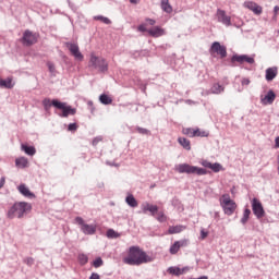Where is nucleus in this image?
<instances>
[{"label":"nucleus","instance_id":"nucleus-5","mask_svg":"<svg viewBox=\"0 0 279 279\" xmlns=\"http://www.w3.org/2000/svg\"><path fill=\"white\" fill-rule=\"evenodd\" d=\"M136 32L140 34H147V36H150V38H160L162 36H167V29H165L162 26H151L150 28H147V23H141L136 26Z\"/></svg>","mask_w":279,"mask_h":279},{"label":"nucleus","instance_id":"nucleus-9","mask_svg":"<svg viewBox=\"0 0 279 279\" xmlns=\"http://www.w3.org/2000/svg\"><path fill=\"white\" fill-rule=\"evenodd\" d=\"M74 223L76 226H81V232H83L85 235L93 236V234L97 233V225L86 223V220H84L82 216H76L74 218Z\"/></svg>","mask_w":279,"mask_h":279},{"label":"nucleus","instance_id":"nucleus-25","mask_svg":"<svg viewBox=\"0 0 279 279\" xmlns=\"http://www.w3.org/2000/svg\"><path fill=\"white\" fill-rule=\"evenodd\" d=\"M98 101H100V104L102 106H110V105H112L113 99L111 98V96L109 94L102 93L99 95Z\"/></svg>","mask_w":279,"mask_h":279},{"label":"nucleus","instance_id":"nucleus-6","mask_svg":"<svg viewBox=\"0 0 279 279\" xmlns=\"http://www.w3.org/2000/svg\"><path fill=\"white\" fill-rule=\"evenodd\" d=\"M88 68L95 69L98 73L106 74L108 73L109 64L106 58L97 57L95 52H92L88 61Z\"/></svg>","mask_w":279,"mask_h":279},{"label":"nucleus","instance_id":"nucleus-12","mask_svg":"<svg viewBox=\"0 0 279 279\" xmlns=\"http://www.w3.org/2000/svg\"><path fill=\"white\" fill-rule=\"evenodd\" d=\"M252 213L256 217V219H263L267 213L265 211V207L263 206V202L258 199V197H253L251 199Z\"/></svg>","mask_w":279,"mask_h":279},{"label":"nucleus","instance_id":"nucleus-24","mask_svg":"<svg viewBox=\"0 0 279 279\" xmlns=\"http://www.w3.org/2000/svg\"><path fill=\"white\" fill-rule=\"evenodd\" d=\"M184 230H186V226L184 225L170 226L167 234H180V232H184Z\"/></svg>","mask_w":279,"mask_h":279},{"label":"nucleus","instance_id":"nucleus-42","mask_svg":"<svg viewBox=\"0 0 279 279\" xmlns=\"http://www.w3.org/2000/svg\"><path fill=\"white\" fill-rule=\"evenodd\" d=\"M78 128H80V125H77V122H71L68 124V132L75 134V132H77Z\"/></svg>","mask_w":279,"mask_h":279},{"label":"nucleus","instance_id":"nucleus-7","mask_svg":"<svg viewBox=\"0 0 279 279\" xmlns=\"http://www.w3.org/2000/svg\"><path fill=\"white\" fill-rule=\"evenodd\" d=\"M254 58H256V54L250 56V54H239L234 52L230 61L227 63V66H236V62L238 64H243L245 62L246 64H254V62H256Z\"/></svg>","mask_w":279,"mask_h":279},{"label":"nucleus","instance_id":"nucleus-64","mask_svg":"<svg viewBox=\"0 0 279 279\" xmlns=\"http://www.w3.org/2000/svg\"><path fill=\"white\" fill-rule=\"evenodd\" d=\"M150 189H156V183L151 184Z\"/></svg>","mask_w":279,"mask_h":279},{"label":"nucleus","instance_id":"nucleus-57","mask_svg":"<svg viewBox=\"0 0 279 279\" xmlns=\"http://www.w3.org/2000/svg\"><path fill=\"white\" fill-rule=\"evenodd\" d=\"M106 165H107L108 167H119V163H117V162H114V161H110V160H107V161H106Z\"/></svg>","mask_w":279,"mask_h":279},{"label":"nucleus","instance_id":"nucleus-32","mask_svg":"<svg viewBox=\"0 0 279 279\" xmlns=\"http://www.w3.org/2000/svg\"><path fill=\"white\" fill-rule=\"evenodd\" d=\"M169 47V45L167 44H163V45H160V46H157L155 48V53L156 56H158V58H162V56H165V53H167V48Z\"/></svg>","mask_w":279,"mask_h":279},{"label":"nucleus","instance_id":"nucleus-1","mask_svg":"<svg viewBox=\"0 0 279 279\" xmlns=\"http://www.w3.org/2000/svg\"><path fill=\"white\" fill-rule=\"evenodd\" d=\"M41 106L47 114H51V108H56V110H61V112L54 111V114H58L61 119H68V117H73L77 114V109L69 102H64L59 98H49L46 97L41 100Z\"/></svg>","mask_w":279,"mask_h":279},{"label":"nucleus","instance_id":"nucleus-29","mask_svg":"<svg viewBox=\"0 0 279 279\" xmlns=\"http://www.w3.org/2000/svg\"><path fill=\"white\" fill-rule=\"evenodd\" d=\"M193 136L199 137V138H208V136H210V132L202 131V129L195 128V131L193 132Z\"/></svg>","mask_w":279,"mask_h":279},{"label":"nucleus","instance_id":"nucleus-11","mask_svg":"<svg viewBox=\"0 0 279 279\" xmlns=\"http://www.w3.org/2000/svg\"><path fill=\"white\" fill-rule=\"evenodd\" d=\"M210 56H219L220 60L228 58V47L222 45L220 41H214L209 48Z\"/></svg>","mask_w":279,"mask_h":279},{"label":"nucleus","instance_id":"nucleus-21","mask_svg":"<svg viewBox=\"0 0 279 279\" xmlns=\"http://www.w3.org/2000/svg\"><path fill=\"white\" fill-rule=\"evenodd\" d=\"M15 167L17 169H27L29 168V159L27 157H17L15 158Z\"/></svg>","mask_w":279,"mask_h":279},{"label":"nucleus","instance_id":"nucleus-37","mask_svg":"<svg viewBox=\"0 0 279 279\" xmlns=\"http://www.w3.org/2000/svg\"><path fill=\"white\" fill-rule=\"evenodd\" d=\"M179 252H180V246H179L178 242L174 241V242L170 245L169 253H170L172 256H175V254H178Z\"/></svg>","mask_w":279,"mask_h":279},{"label":"nucleus","instance_id":"nucleus-28","mask_svg":"<svg viewBox=\"0 0 279 279\" xmlns=\"http://www.w3.org/2000/svg\"><path fill=\"white\" fill-rule=\"evenodd\" d=\"M226 90V87L219 83H214L213 86L210 87V93L213 95H221Z\"/></svg>","mask_w":279,"mask_h":279},{"label":"nucleus","instance_id":"nucleus-46","mask_svg":"<svg viewBox=\"0 0 279 279\" xmlns=\"http://www.w3.org/2000/svg\"><path fill=\"white\" fill-rule=\"evenodd\" d=\"M175 242L179 245V248L180 247H189L190 240L189 239H182V240H178Z\"/></svg>","mask_w":279,"mask_h":279},{"label":"nucleus","instance_id":"nucleus-45","mask_svg":"<svg viewBox=\"0 0 279 279\" xmlns=\"http://www.w3.org/2000/svg\"><path fill=\"white\" fill-rule=\"evenodd\" d=\"M194 132H195V129L193 128L183 129V134H185L190 138H195V135H193Z\"/></svg>","mask_w":279,"mask_h":279},{"label":"nucleus","instance_id":"nucleus-22","mask_svg":"<svg viewBox=\"0 0 279 279\" xmlns=\"http://www.w3.org/2000/svg\"><path fill=\"white\" fill-rule=\"evenodd\" d=\"M14 86V78L12 76H8L7 78L0 77V88H7V89H12Z\"/></svg>","mask_w":279,"mask_h":279},{"label":"nucleus","instance_id":"nucleus-35","mask_svg":"<svg viewBox=\"0 0 279 279\" xmlns=\"http://www.w3.org/2000/svg\"><path fill=\"white\" fill-rule=\"evenodd\" d=\"M107 239H119L121 236V233L117 232L114 229H108L106 231Z\"/></svg>","mask_w":279,"mask_h":279},{"label":"nucleus","instance_id":"nucleus-27","mask_svg":"<svg viewBox=\"0 0 279 279\" xmlns=\"http://www.w3.org/2000/svg\"><path fill=\"white\" fill-rule=\"evenodd\" d=\"M178 143L185 149L186 151H191V140L186 137H178Z\"/></svg>","mask_w":279,"mask_h":279},{"label":"nucleus","instance_id":"nucleus-33","mask_svg":"<svg viewBox=\"0 0 279 279\" xmlns=\"http://www.w3.org/2000/svg\"><path fill=\"white\" fill-rule=\"evenodd\" d=\"M77 262H78V265H81V267L88 265V255H86L84 253H78Z\"/></svg>","mask_w":279,"mask_h":279},{"label":"nucleus","instance_id":"nucleus-59","mask_svg":"<svg viewBox=\"0 0 279 279\" xmlns=\"http://www.w3.org/2000/svg\"><path fill=\"white\" fill-rule=\"evenodd\" d=\"M187 279H208V276L203 275V276H199V277H197V278L187 277Z\"/></svg>","mask_w":279,"mask_h":279},{"label":"nucleus","instance_id":"nucleus-48","mask_svg":"<svg viewBox=\"0 0 279 279\" xmlns=\"http://www.w3.org/2000/svg\"><path fill=\"white\" fill-rule=\"evenodd\" d=\"M259 221V223L265 225V223H274V219H271V217L267 216V214L265 215V217H263L262 219H257Z\"/></svg>","mask_w":279,"mask_h":279},{"label":"nucleus","instance_id":"nucleus-18","mask_svg":"<svg viewBox=\"0 0 279 279\" xmlns=\"http://www.w3.org/2000/svg\"><path fill=\"white\" fill-rule=\"evenodd\" d=\"M17 191L21 195H23V197H27V199H36V194L32 192V190H29L25 183H21L17 186Z\"/></svg>","mask_w":279,"mask_h":279},{"label":"nucleus","instance_id":"nucleus-3","mask_svg":"<svg viewBox=\"0 0 279 279\" xmlns=\"http://www.w3.org/2000/svg\"><path fill=\"white\" fill-rule=\"evenodd\" d=\"M201 165L204 168L193 166L187 162L179 163L178 166H175V171L178 173H186V175H208L211 173V171L208 169H210L213 162L205 159L201 162Z\"/></svg>","mask_w":279,"mask_h":279},{"label":"nucleus","instance_id":"nucleus-19","mask_svg":"<svg viewBox=\"0 0 279 279\" xmlns=\"http://www.w3.org/2000/svg\"><path fill=\"white\" fill-rule=\"evenodd\" d=\"M275 77H278V66H270L265 71L266 82H274Z\"/></svg>","mask_w":279,"mask_h":279},{"label":"nucleus","instance_id":"nucleus-20","mask_svg":"<svg viewBox=\"0 0 279 279\" xmlns=\"http://www.w3.org/2000/svg\"><path fill=\"white\" fill-rule=\"evenodd\" d=\"M21 149L26 154V156H36V146L29 145L27 143H22L21 144Z\"/></svg>","mask_w":279,"mask_h":279},{"label":"nucleus","instance_id":"nucleus-43","mask_svg":"<svg viewBox=\"0 0 279 279\" xmlns=\"http://www.w3.org/2000/svg\"><path fill=\"white\" fill-rule=\"evenodd\" d=\"M141 56H142L143 58H147V57L149 56V50H147V49H144V50H136V51H135V57H136V58H141Z\"/></svg>","mask_w":279,"mask_h":279},{"label":"nucleus","instance_id":"nucleus-49","mask_svg":"<svg viewBox=\"0 0 279 279\" xmlns=\"http://www.w3.org/2000/svg\"><path fill=\"white\" fill-rule=\"evenodd\" d=\"M256 5V2L254 1H245L244 2V8L247 10H251V12L254 10V7Z\"/></svg>","mask_w":279,"mask_h":279},{"label":"nucleus","instance_id":"nucleus-8","mask_svg":"<svg viewBox=\"0 0 279 279\" xmlns=\"http://www.w3.org/2000/svg\"><path fill=\"white\" fill-rule=\"evenodd\" d=\"M220 206L228 217L234 215V210H236V202L230 198V194H223L222 199L220 201Z\"/></svg>","mask_w":279,"mask_h":279},{"label":"nucleus","instance_id":"nucleus-23","mask_svg":"<svg viewBox=\"0 0 279 279\" xmlns=\"http://www.w3.org/2000/svg\"><path fill=\"white\" fill-rule=\"evenodd\" d=\"M250 217H252V209H250V207L245 205L243 209L242 218L240 219V223H242V226H247V222L250 221Z\"/></svg>","mask_w":279,"mask_h":279},{"label":"nucleus","instance_id":"nucleus-52","mask_svg":"<svg viewBox=\"0 0 279 279\" xmlns=\"http://www.w3.org/2000/svg\"><path fill=\"white\" fill-rule=\"evenodd\" d=\"M24 263L27 265V267H32L34 265V257H26Z\"/></svg>","mask_w":279,"mask_h":279},{"label":"nucleus","instance_id":"nucleus-13","mask_svg":"<svg viewBox=\"0 0 279 279\" xmlns=\"http://www.w3.org/2000/svg\"><path fill=\"white\" fill-rule=\"evenodd\" d=\"M65 47L66 49H69L71 56H73L75 60H77L78 62L84 61V54L82 53V51H80V46L77 44L73 41H66Z\"/></svg>","mask_w":279,"mask_h":279},{"label":"nucleus","instance_id":"nucleus-61","mask_svg":"<svg viewBox=\"0 0 279 279\" xmlns=\"http://www.w3.org/2000/svg\"><path fill=\"white\" fill-rule=\"evenodd\" d=\"M278 12H279V5H275L274 7V14H278Z\"/></svg>","mask_w":279,"mask_h":279},{"label":"nucleus","instance_id":"nucleus-36","mask_svg":"<svg viewBox=\"0 0 279 279\" xmlns=\"http://www.w3.org/2000/svg\"><path fill=\"white\" fill-rule=\"evenodd\" d=\"M92 267H95V269H99V267H104V258H101V256H97L92 262Z\"/></svg>","mask_w":279,"mask_h":279},{"label":"nucleus","instance_id":"nucleus-40","mask_svg":"<svg viewBox=\"0 0 279 279\" xmlns=\"http://www.w3.org/2000/svg\"><path fill=\"white\" fill-rule=\"evenodd\" d=\"M135 130L138 134H144L145 136H151V131H149L148 129H145L143 126H136Z\"/></svg>","mask_w":279,"mask_h":279},{"label":"nucleus","instance_id":"nucleus-10","mask_svg":"<svg viewBox=\"0 0 279 279\" xmlns=\"http://www.w3.org/2000/svg\"><path fill=\"white\" fill-rule=\"evenodd\" d=\"M38 38H40V34L34 33L29 29H25L22 37L20 38V43H22L24 47H33V45H36V43H38Z\"/></svg>","mask_w":279,"mask_h":279},{"label":"nucleus","instance_id":"nucleus-26","mask_svg":"<svg viewBox=\"0 0 279 279\" xmlns=\"http://www.w3.org/2000/svg\"><path fill=\"white\" fill-rule=\"evenodd\" d=\"M125 203L130 208H136L138 206V201L134 197V194H128L125 197Z\"/></svg>","mask_w":279,"mask_h":279},{"label":"nucleus","instance_id":"nucleus-56","mask_svg":"<svg viewBox=\"0 0 279 279\" xmlns=\"http://www.w3.org/2000/svg\"><path fill=\"white\" fill-rule=\"evenodd\" d=\"M89 279H101V276L97 272H92Z\"/></svg>","mask_w":279,"mask_h":279},{"label":"nucleus","instance_id":"nucleus-54","mask_svg":"<svg viewBox=\"0 0 279 279\" xmlns=\"http://www.w3.org/2000/svg\"><path fill=\"white\" fill-rule=\"evenodd\" d=\"M87 106H88L89 111L93 114V112H95V104L93 102V100H88Z\"/></svg>","mask_w":279,"mask_h":279},{"label":"nucleus","instance_id":"nucleus-15","mask_svg":"<svg viewBox=\"0 0 279 279\" xmlns=\"http://www.w3.org/2000/svg\"><path fill=\"white\" fill-rule=\"evenodd\" d=\"M186 271H191V267L185 266V267H180V266H170L167 269V274L170 276H175L177 278H180V276H184Z\"/></svg>","mask_w":279,"mask_h":279},{"label":"nucleus","instance_id":"nucleus-62","mask_svg":"<svg viewBox=\"0 0 279 279\" xmlns=\"http://www.w3.org/2000/svg\"><path fill=\"white\" fill-rule=\"evenodd\" d=\"M272 21H278V14L274 13Z\"/></svg>","mask_w":279,"mask_h":279},{"label":"nucleus","instance_id":"nucleus-30","mask_svg":"<svg viewBox=\"0 0 279 279\" xmlns=\"http://www.w3.org/2000/svg\"><path fill=\"white\" fill-rule=\"evenodd\" d=\"M161 10L162 12H166V14H171V12H173V7L169 0H161Z\"/></svg>","mask_w":279,"mask_h":279},{"label":"nucleus","instance_id":"nucleus-4","mask_svg":"<svg viewBox=\"0 0 279 279\" xmlns=\"http://www.w3.org/2000/svg\"><path fill=\"white\" fill-rule=\"evenodd\" d=\"M32 213V205L25 201L15 202L7 211V219H14L17 214V219H23L25 215Z\"/></svg>","mask_w":279,"mask_h":279},{"label":"nucleus","instance_id":"nucleus-39","mask_svg":"<svg viewBox=\"0 0 279 279\" xmlns=\"http://www.w3.org/2000/svg\"><path fill=\"white\" fill-rule=\"evenodd\" d=\"M171 206H173V208H178L180 210V208H182V201H180V198H178V196H174L171 199Z\"/></svg>","mask_w":279,"mask_h":279},{"label":"nucleus","instance_id":"nucleus-31","mask_svg":"<svg viewBox=\"0 0 279 279\" xmlns=\"http://www.w3.org/2000/svg\"><path fill=\"white\" fill-rule=\"evenodd\" d=\"M46 65H47L48 71L50 73V77H57L58 70H56V63H53V61H47Z\"/></svg>","mask_w":279,"mask_h":279},{"label":"nucleus","instance_id":"nucleus-51","mask_svg":"<svg viewBox=\"0 0 279 279\" xmlns=\"http://www.w3.org/2000/svg\"><path fill=\"white\" fill-rule=\"evenodd\" d=\"M101 141H104V137H101V136L94 137L92 141L93 147H97V145H99V143H101Z\"/></svg>","mask_w":279,"mask_h":279},{"label":"nucleus","instance_id":"nucleus-44","mask_svg":"<svg viewBox=\"0 0 279 279\" xmlns=\"http://www.w3.org/2000/svg\"><path fill=\"white\" fill-rule=\"evenodd\" d=\"M208 234H210V232H208V230L202 228L201 229V233H199V241H206V239H208Z\"/></svg>","mask_w":279,"mask_h":279},{"label":"nucleus","instance_id":"nucleus-60","mask_svg":"<svg viewBox=\"0 0 279 279\" xmlns=\"http://www.w3.org/2000/svg\"><path fill=\"white\" fill-rule=\"evenodd\" d=\"M132 5H138V0H129Z\"/></svg>","mask_w":279,"mask_h":279},{"label":"nucleus","instance_id":"nucleus-55","mask_svg":"<svg viewBox=\"0 0 279 279\" xmlns=\"http://www.w3.org/2000/svg\"><path fill=\"white\" fill-rule=\"evenodd\" d=\"M251 82H252V81H250V78L244 77V78H242V81H241V85H242V86H250Z\"/></svg>","mask_w":279,"mask_h":279},{"label":"nucleus","instance_id":"nucleus-34","mask_svg":"<svg viewBox=\"0 0 279 279\" xmlns=\"http://www.w3.org/2000/svg\"><path fill=\"white\" fill-rule=\"evenodd\" d=\"M93 19L94 21H100V23H104L105 25H112V20L104 15H95Z\"/></svg>","mask_w":279,"mask_h":279},{"label":"nucleus","instance_id":"nucleus-14","mask_svg":"<svg viewBox=\"0 0 279 279\" xmlns=\"http://www.w3.org/2000/svg\"><path fill=\"white\" fill-rule=\"evenodd\" d=\"M141 208L142 211H138L140 214L143 213V215H147V213H149L150 217L157 216L158 211L160 210V207H158V205H154L148 202L142 204Z\"/></svg>","mask_w":279,"mask_h":279},{"label":"nucleus","instance_id":"nucleus-47","mask_svg":"<svg viewBox=\"0 0 279 279\" xmlns=\"http://www.w3.org/2000/svg\"><path fill=\"white\" fill-rule=\"evenodd\" d=\"M256 16H260L263 14V7H260L258 3H256L252 11Z\"/></svg>","mask_w":279,"mask_h":279},{"label":"nucleus","instance_id":"nucleus-2","mask_svg":"<svg viewBox=\"0 0 279 279\" xmlns=\"http://www.w3.org/2000/svg\"><path fill=\"white\" fill-rule=\"evenodd\" d=\"M122 263L131 267H141V265L154 263V257L149 256L141 246L132 245L126 250V255L122 257Z\"/></svg>","mask_w":279,"mask_h":279},{"label":"nucleus","instance_id":"nucleus-53","mask_svg":"<svg viewBox=\"0 0 279 279\" xmlns=\"http://www.w3.org/2000/svg\"><path fill=\"white\" fill-rule=\"evenodd\" d=\"M66 3L72 12H77V7L75 5V3L71 2V0H66Z\"/></svg>","mask_w":279,"mask_h":279},{"label":"nucleus","instance_id":"nucleus-63","mask_svg":"<svg viewBox=\"0 0 279 279\" xmlns=\"http://www.w3.org/2000/svg\"><path fill=\"white\" fill-rule=\"evenodd\" d=\"M231 195H234V186L230 190Z\"/></svg>","mask_w":279,"mask_h":279},{"label":"nucleus","instance_id":"nucleus-16","mask_svg":"<svg viewBox=\"0 0 279 279\" xmlns=\"http://www.w3.org/2000/svg\"><path fill=\"white\" fill-rule=\"evenodd\" d=\"M276 92L274 89H268L267 93L260 96L262 106H271L276 101Z\"/></svg>","mask_w":279,"mask_h":279},{"label":"nucleus","instance_id":"nucleus-41","mask_svg":"<svg viewBox=\"0 0 279 279\" xmlns=\"http://www.w3.org/2000/svg\"><path fill=\"white\" fill-rule=\"evenodd\" d=\"M156 219L159 223H166L168 217L165 215V211H158Z\"/></svg>","mask_w":279,"mask_h":279},{"label":"nucleus","instance_id":"nucleus-50","mask_svg":"<svg viewBox=\"0 0 279 279\" xmlns=\"http://www.w3.org/2000/svg\"><path fill=\"white\" fill-rule=\"evenodd\" d=\"M142 23H146V26L150 25V27H156V20L151 17H145V22H142Z\"/></svg>","mask_w":279,"mask_h":279},{"label":"nucleus","instance_id":"nucleus-58","mask_svg":"<svg viewBox=\"0 0 279 279\" xmlns=\"http://www.w3.org/2000/svg\"><path fill=\"white\" fill-rule=\"evenodd\" d=\"M5 186V177L0 178V189H3Z\"/></svg>","mask_w":279,"mask_h":279},{"label":"nucleus","instance_id":"nucleus-38","mask_svg":"<svg viewBox=\"0 0 279 279\" xmlns=\"http://www.w3.org/2000/svg\"><path fill=\"white\" fill-rule=\"evenodd\" d=\"M214 173H219V171H223V166L219 162H211V167L209 168Z\"/></svg>","mask_w":279,"mask_h":279},{"label":"nucleus","instance_id":"nucleus-17","mask_svg":"<svg viewBox=\"0 0 279 279\" xmlns=\"http://www.w3.org/2000/svg\"><path fill=\"white\" fill-rule=\"evenodd\" d=\"M217 20L218 23H222V25H226L227 27H230L232 25V17H230L226 10L218 9L217 10Z\"/></svg>","mask_w":279,"mask_h":279}]
</instances>
